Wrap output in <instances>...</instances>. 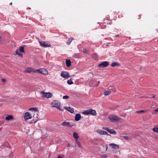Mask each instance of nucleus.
<instances>
[{
	"instance_id": "obj_17",
	"label": "nucleus",
	"mask_w": 158,
	"mask_h": 158,
	"mask_svg": "<svg viewBox=\"0 0 158 158\" xmlns=\"http://www.w3.org/2000/svg\"><path fill=\"white\" fill-rule=\"evenodd\" d=\"M66 65L68 67H69L71 65V62L70 60L67 59L65 61Z\"/></svg>"
},
{
	"instance_id": "obj_45",
	"label": "nucleus",
	"mask_w": 158,
	"mask_h": 158,
	"mask_svg": "<svg viewBox=\"0 0 158 158\" xmlns=\"http://www.w3.org/2000/svg\"><path fill=\"white\" fill-rule=\"evenodd\" d=\"M118 36V35H116L115 36Z\"/></svg>"
},
{
	"instance_id": "obj_40",
	"label": "nucleus",
	"mask_w": 158,
	"mask_h": 158,
	"mask_svg": "<svg viewBox=\"0 0 158 158\" xmlns=\"http://www.w3.org/2000/svg\"><path fill=\"white\" fill-rule=\"evenodd\" d=\"M155 97H156V96H155V95H154V96H153L152 98H155Z\"/></svg>"
},
{
	"instance_id": "obj_37",
	"label": "nucleus",
	"mask_w": 158,
	"mask_h": 158,
	"mask_svg": "<svg viewBox=\"0 0 158 158\" xmlns=\"http://www.w3.org/2000/svg\"><path fill=\"white\" fill-rule=\"evenodd\" d=\"M2 81L4 82H5L6 81L5 79H2Z\"/></svg>"
},
{
	"instance_id": "obj_34",
	"label": "nucleus",
	"mask_w": 158,
	"mask_h": 158,
	"mask_svg": "<svg viewBox=\"0 0 158 158\" xmlns=\"http://www.w3.org/2000/svg\"><path fill=\"white\" fill-rule=\"evenodd\" d=\"M101 157L102 158H106L107 157V156L106 155H103L101 156Z\"/></svg>"
},
{
	"instance_id": "obj_15",
	"label": "nucleus",
	"mask_w": 158,
	"mask_h": 158,
	"mask_svg": "<svg viewBox=\"0 0 158 158\" xmlns=\"http://www.w3.org/2000/svg\"><path fill=\"white\" fill-rule=\"evenodd\" d=\"M81 118V115L80 114H76L75 117V120L76 121H79Z\"/></svg>"
},
{
	"instance_id": "obj_39",
	"label": "nucleus",
	"mask_w": 158,
	"mask_h": 158,
	"mask_svg": "<svg viewBox=\"0 0 158 158\" xmlns=\"http://www.w3.org/2000/svg\"><path fill=\"white\" fill-rule=\"evenodd\" d=\"M57 158H63L60 156L59 155Z\"/></svg>"
},
{
	"instance_id": "obj_2",
	"label": "nucleus",
	"mask_w": 158,
	"mask_h": 158,
	"mask_svg": "<svg viewBox=\"0 0 158 158\" xmlns=\"http://www.w3.org/2000/svg\"><path fill=\"white\" fill-rule=\"evenodd\" d=\"M42 97L45 98H49L52 96V94L50 92H45L44 91H41L40 93Z\"/></svg>"
},
{
	"instance_id": "obj_1",
	"label": "nucleus",
	"mask_w": 158,
	"mask_h": 158,
	"mask_svg": "<svg viewBox=\"0 0 158 158\" xmlns=\"http://www.w3.org/2000/svg\"><path fill=\"white\" fill-rule=\"evenodd\" d=\"M82 114L85 115L88 114H91L93 116H95L96 114V112L94 110H92L91 109H90L84 111L82 112Z\"/></svg>"
},
{
	"instance_id": "obj_27",
	"label": "nucleus",
	"mask_w": 158,
	"mask_h": 158,
	"mask_svg": "<svg viewBox=\"0 0 158 158\" xmlns=\"http://www.w3.org/2000/svg\"><path fill=\"white\" fill-rule=\"evenodd\" d=\"M24 47L23 46H21L19 47V49H18L20 52H24Z\"/></svg>"
},
{
	"instance_id": "obj_11",
	"label": "nucleus",
	"mask_w": 158,
	"mask_h": 158,
	"mask_svg": "<svg viewBox=\"0 0 158 158\" xmlns=\"http://www.w3.org/2000/svg\"><path fill=\"white\" fill-rule=\"evenodd\" d=\"M31 115L28 112H26L24 114V118L25 120H27L28 119L31 118Z\"/></svg>"
},
{
	"instance_id": "obj_24",
	"label": "nucleus",
	"mask_w": 158,
	"mask_h": 158,
	"mask_svg": "<svg viewBox=\"0 0 158 158\" xmlns=\"http://www.w3.org/2000/svg\"><path fill=\"white\" fill-rule=\"evenodd\" d=\"M82 51L83 52L85 53L89 54V51L87 50L85 48H83L82 49Z\"/></svg>"
},
{
	"instance_id": "obj_28",
	"label": "nucleus",
	"mask_w": 158,
	"mask_h": 158,
	"mask_svg": "<svg viewBox=\"0 0 158 158\" xmlns=\"http://www.w3.org/2000/svg\"><path fill=\"white\" fill-rule=\"evenodd\" d=\"M119 64L118 63H117L115 62H113L110 64L111 66L112 67H114L117 65H118Z\"/></svg>"
},
{
	"instance_id": "obj_4",
	"label": "nucleus",
	"mask_w": 158,
	"mask_h": 158,
	"mask_svg": "<svg viewBox=\"0 0 158 158\" xmlns=\"http://www.w3.org/2000/svg\"><path fill=\"white\" fill-rule=\"evenodd\" d=\"M111 122H114L115 121L118 122L119 120V118L117 116L114 115H110L108 117Z\"/></svg>"
},
{
	"instance_id": "obj_18",
	"label": "nucleus",
	"mask_w": 158,
	"mask_h": 158,
	"mask_svg": "<svg viewBox=\"0 0 158 158\" xmlns=\"http://www.w3.org/2000/svg\"><path fill=\"white\" fill-rule=\"evenodd\" d=\"M68 111L70 112V113H72L74 112V110L73 108H71L69 107H66L65 108Z\"/></svg>"
},
{
	"instance_id": "obj_6",
	"label": "nucleus",
	"mask_w": 158,
	"mask_h": 158,
	"mask_svg": "<svg viewBox=\"0 0 158 158\" xmlns=\"http://www.w3.org/2000/svg\"><path fill=\"white\" fill-rule=\"evenodd\" d=\"M61 125L63 126H66L67 127H72L75 125L74 124L71 123L70 122H64L61 123Z\"/></svg>"
},
{
	"instance_id": "obj_46",
	"label": "nucleus",
	"mask_w": 158,
	"mask_h": 158,
	"mask_svg": "<svg viewBox=\"0 0 158 158\" xmlns=\"http://www.w3.org/2000/svg\"><path fill=\"white\" fill-rule=\"evenodd\" d=\"M141 17H140L139 18H138V19H139Z\"/></svg>"
},
{
	"instance_id": "obj_43",
	"label": "nucleus",
	"mask_w": 158,
	"mask_h": 158,
	"mask_svg": "<svg viewBox=\"0 0 158 158\" xmlns=\"http://www.w3.org/2000/svg\"><path fill=\"white\" fill-rule=\"evenodd\" d=\"M107 146H106V150H107Z\"/></svg>"
},
{
	"instance_id": "obj_19",
	"label": "nucleus",
	"mask_w": 158,
	"mask_h": 158,
	"mask_svg": "<svg viewBox=\"0 0 158 158\" xmlns=\"http://www.w3.org/2000/svg\"><path fill=\"white\" fill-rule=\"evenodd\" d=\"M13 119V117L12 115H9L6 116L5 118L6 120L9 121Z\"/></svg>"
},
{
	"instance_id": "obj_29",
	"label": "nucleus",
	"mask_w": 158,
	"mask_h": 158,
	"mask_svg": "<svg viewBox=\"0 0 158 158\" xmlns=\"http://www.w3.org/2000/svg\"><path fill=\"white\" fill-rule=\"evenodd\" d=\"M154 132L158 133V127H154L152 129Z\"/></svg>"
},
{
	"instance_id": "obj_7",
	"label": "nucleus",
	"mask_w": 158,
	"mask_h": 158,
	"mask_svg": "<svg viewBox=\"0 0 158 158\" xmlns=\"http://www.w3.org/2000/svg\"><path fill=\"white\" fill-rule=\"evenodd\" d=\"M24 72L26 73H36V69L32 68H26L24 71Z\"/></svg>"
},
{
	"instance_id": "obj_9",
	"label": "nucleus",
	"mask_w": 158,
	"mask_h": 158,
	"mask_svg": "<svg viewBox=\"0 0 158 158\" xmlns=\"http://www.w3.org/2000/svg\"><path fill=\"white\" fill-rule=\"evenodd\" d=\"M61 76L63 77L68 78L70 77L69 73L66 71H63L61 73Z\"/></svg>"
},
{
	"instance_id": "obj_26",
	"label": "nucleus",
	"mask_w": 158,
	"mask_h": 158,
	"mask_svg": "<svg viewBox=\"0 0 158 158\" xmlns=\"http://www.w3.org/2000/svg\"><path fill=\"white\" fill-rule=\"evenodd\" d=\"M76 143L79 148L82 147V146L81 143L77 140H76Z\"/></svg>"
},
{
	"instance_id": "obj_32",
	"label": "nucleus",
	"mask_w": 158,
	"mask_h": 158,
	"mask_svg": "<svg viewBox=\"0 0 158 158\" xmlns=\"http://www.w3.org/2000/svg\"><path fill=\"white\" fill-rule=\"evenodd\" d=\"M63 98L64 99H68L69 98V97L67 95H65L63 96Z\"/></svg>"
},
{
	"instance_id": "obj_42",
	"label": "nucleus",
	"mask_w": 158,
	"mask_h": 158,
	"mask_svg": "<svg viewBox=\"0 0 158 158\" xmlns=\"http://www.w3.org/2000/svg\"><path fill=\"white\" fill-rule=\"evenodd\" d=\"M12 4V2H11V3H10V5H11Z\"/></svg>"
},
{
	"instance_id": "obj_38",
	"label": "nucleus",
	"mask_w": 158,
	"mask_h": 158,
	"mask_svg": "<svg viewBox=\"0 0 158 158\" xmlns=\"http://www.w3.org/2000/svg\"><path fill=\"white\" fill-rule=\"evenodd\" d=\"M155 111L156 112H158V108L155 110Z\"/></svg>"
},
{
	"instance_id": "obj_25",
	"label": "nucleus",
	"mask_w": 158,
	"mask_h": 158,
	"mask_svg": "<svg viewBox=\"0 0 158 158\" xmlns=\"http://www.w3.org/2000/svg\"><path fill=\"white\" fill-rule=\"evenodd\" d=\"M111 91H110L106 90L104 92V94L105 95L107 96L110 94L111 93Z\"/></svg>"
},
{
	"instance_id": "obj_44",
	"label": "nucleus",
	"mask_w": 158,
	"mask_h": 158,
	"mask_svg": "<svg viewBox=\"0 0 158 158\" xmlns=\"http://www.w3.org/2000/svg\"><path fill=\"white\" fill-rule=\"evenodd\" d=\"M68 147H69V143H68Z\"/></svg>"
},
{
	"instance_id": "obj_35",
	"label": "nucleus",
	"mask_w": 158,
	"mask_h": 158,
	"mask_svg": "<svg viewBox=\"0 0 158 158\" xmlns=\"http://www.w3.org/2000/svg\"><path fill=\"white\" fill-rule=\"evenodd\" d=\"M2 38L1 36H0V44H2Z\"/></svg>"
},
{
	"instance_id": "obj_22",
	"label": "nucleus",
	"mask_w": 158,
	"mask_h": 158,
	"mask_svg": "<svg viewBox=\"0 0 158 158\" xmlns=\"http://www.w3.org/2000/svg\"><path fill=\"white\" fill-rule=\"evenodd\" d=\"M73 40V38L72 37H70L68 41L66 42V44L67 45H69L71 43L72 41Z\"/></svg>"
},
{
	"instance_id": "obj_20",
	"label": "nucleus",
	"mask_w": 158,
	"mask_h": 158,
	"mask_svg": "<svg viewBox=\"0 0 158 158\" xmlns=\"http://www.w3.org/2000/svg\"><path fill=\"white\" fill-rule=\"evenodd\" d=\"M148 111V110L145 109L144 110H140L139 111H137L136 112L137 113H145L147 112Z\"/></svg>"
},
{
	"instance_id": "obj_31",
	"label": "nucleus",
	"mask_w": 158,
	"mask_h": 158,
	"mask_svg": "<svg viewBox=\"0 0 158 158\" xmlns=\"http://www.w3.org/2000/svg\"><path fill=\"white\" fill-rule=\"evenodd\" d=\"M34 110L35 111H37L38 110V109L37 107H34V108H30L29 109V110Z\"/></svg>"
},
{
	"instance_id": "obj_36",
	"label": "nucleus",
	"mask_w": 158,
	"mask_h": 158,
	"mask_svg": "<svg viewBox=\"0 0 158 158\" xmlns=\"http://www.w3.org/2000/svg\"><path fill=\"white\" fill-rule=\"evenodd\" d=\"M57 108L61 111H62L63 110L60 107V106H59V108Z\"/></svg>"
},
{
	"instance_id": "obj_5",
	"label": "nucleus",
	"mask_w": 158,
	"mask_h": 158,
	"mask_svg": "<svg viewBox=\"0 0 158 158\" xmlns=\"http://www.w3.org/2000/svg\"><path fill=\"white\" fill-rule=\"evenodd\" d=\"M102 129L107 131L109 133L111 134H113L116 135L117 134L116 132L113 129H110L108 127H103Z\"/></svg>"
},
{
	"instance_id": "obj_14",
	"label": "nucleus",
	"mask_w": 158,
	"mask_h": 158,
	"mask_svg": "<svg viewBox=\"0 0 158 158\" xmlns=\"http://www.w3.org/2000/svg\"><path fill=\"white\" fill-rule=\"evenodd\" d=\"M96 132L98 134L101 135H108L107 132L106 131L98 130L96 131Z\"/></svg>"
},
{
	"instance_id": "obj_13",
	"label": "nucleus",
	"mask_w": 158,
	"mask_h": 158,
	"mask_svg": "<svg viewBox=\"0 0 158 158\" xmlns=\"http://www.w3.org/2000/svg\"><path fill=\"white\" fill-rule=\"evenodd\" d=\"M109 146L112 147L113 149H117L119 148V145L113 143H110Z\"/></svg>"
},
{
	"instance_id": "obj_21",
	"label": "nucleus",
	"mask_w": 158,
	"mask_h": 158,
	"mask_svg": "<svg viewBox=\"0 0 158 158\" xmlns=\"http://www.w3.org/2000/svg\"><path fill=\"white\" fill-rule=\"evenodd\" d=\"M73 135L74 137L76 139V140H77L79 138V136L78 134L76 132H74L73 133Z\"/></svg>"
},
{
	"instance_id": "obj_10",
	"label": "nucleus",
	"mask_w": 158,
	"mask_h": 158,
	"mask_svg": "<svg viewBox=\"0 0 158 158\" xmlns=\"http://www.w3.org/2000/svg\"><path fill=\"white\" fill-rule=\"evenodd\" d=\"M52 106L54 107H55L57 108H59V106H60V103L57 101H54L52 103Z\"/></svg>"
},
{
	"instance_id": "obj_16",
	"label": "nucleus",
	"mask_w": 158,
	"mask_h": 158,
	"mask_svg": "<svg viewBox=\"0 0 158 158\" xmlns=\"http://www.w3.org/2000/svg\"><path fill=\"white\" fill-rule=\"evenodd\" d=\"M108 89L109 90L112 91L114 92H115L116 91V88L114 86H110L108 87Z\"/></svg>"
},
{
	"instance_id": "obj_3",
	"label": "nucleus",
	"mask_w": 158,
	"mask_h": 158,
	"mask_svg": "<svg viewBox=\"0 0 158 158\" xmlns=\"http://www.w3.org/2000/svg\"><path fill=\"white\" fill-rule=\"evenodd\" d=\"M48 71L45 69H36L35 73H40L43 75H47L48 74Z\"/></svg>"
},
{
	"instance_id": "obj_47",
	"label": "nucleus",
	"mask_w": 158,
	"mask_h": 158,
	"mask_svg": "<svg viewBox=\"0 0 158 158\" xmlns=\"http://www.w3.org/2000/svg\"><path fill=\"white\" fill-rule=\"evenodd\" d=\"M36 122H37V121H35V122H34V123H35Z\"/></svg>"
},
{
	"instance_id": "obj_30",
	"label": "nucleus",
	"mask_w": 158,
	"mask_h": 158,
	"mask_svg": "<svg viewBox=\"0 0 158 158\" xmlns=\"http://www.w3.org/2000/svg\"><path fill=\"white\" fill-rule=\"evenodd\" d=\"M67 83L69 85H71L73 84V82L71 80H69L67 81Z\"/></svg>"
},
{
	"instance_id": "obj_23",
	"label": "nucleus",
	"mask_w": 158,
	"mask_h": 158,
	"mask_svg": "<svg viewBox=\"0 0 158 158\" xmlns=\"http://www.w3.org/2000/svg\"><path fill=\"white\" fill-rule=\"evenodd\" d=\"M16 53L19 56L22 57L23 56L22 54L20 53V52L18 49L16 51Z\"/></svg>"
},
{
	"instance_id": "obj_12",
	"label": "nucleus",
	"mask_w": 158,
	"mask_h": 158,
	"mask_svg": "<svg viewBox=\"0 0 158 158\" xmlns=\"http://www.w3.org/2000/svg\"><path fill=\"white\" fill-rule=\"evenodd\" d=\"M109 65V62L108 61L103 62L98 65V67H106Z\"/></svg>"
},
{
	"instance_id": "obj_33",
	"label": "nucleus",
	"mask_w": 158,
	"mask_h": 158,
	"mask_svg": "<svg viewBox=\"0 0 158 158\" xmlns=\"http://www.w3.org/2000/svg\"><path fill=\"white\" fill-rule=\"evenodd\" d=\"M123 138L126 140H128L129 139L128 137L127 136H123Z\"/></svg>"
},
{
	"instance_id": "obj_41",
	"label": "nucleus",
	"mask_w": 158,
	"mask_h": 158,
	"mask_svg": "<svg viewBox=\"0 0 158 158\" xmlns=\"http://www.w3.org/2000/svg\"><path fill=\"white\" fill-rule=\"evenodd\" d=\"M99 81H98V82H97V84H99Z\"/></svg>"
},
{
	"instance_id": "obj_8",
	"label": "nucleus",
	"mask_w": 158,
	"mask_h": 158,
	"mask_svg": "<svg viewBox=\"0 0 158 158\" xmlns=\"http://www.w3.org/2000/svg\"><path fill=\"white\" fill-rule=\"evenodd\" d=\"M39 43L40 46L44 47H50L51 45L48 44L47 42L43 41H40Z\"/></svg>"
}]
</instances>
